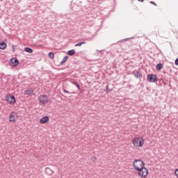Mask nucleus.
Instances as JSON below:
<instances>
[{
	"mask_svg": "<svg viewBox=\"0 0 178 178\" xmlns=\"http://www.w3.org/2000/svg\"><path fill=\"white\" fill-rule=\"evenodd\" d=\"M24 95H34V90H24Z\"/></svg>",
	"mask_w": 178,
	"mask_h": 178,
	"instance_id": "obj_9",
	"label": "nucleus"
},
{
	"mask_svg": "<svg viewBox=\"0 0 178 178\" xmlns=\"http://www.w3.org/2000/svg\"><path fill=\"white\" fill-rule=\"evenodd\" d=\"M63 92H64V93H67V94H69V91H68L67 90H63Z\"/></svg>",
	"mask_w": 178,
	"mask_h": 178,
	"instance_id": "obj_23",
	"label": "nucleus"
},
{
	"mask_svg": "<svg viewBox=\"0 0 178 178\" xmlns=\"http://www.w3.org/2000/svg\"><path fill=\"white\" fill-rule=\"evenodd\" d=\"M138 176L142 178H145L147 176H148V169H147L145 167H141L140 169L138 170Z\"/></svg>",
	"mask_w": 178,
	"mask_h": 178,
	"instance_id": "obj_3",
	"label": "nucleus"
},
{
	"mask_svg": "<svg viewBox=\"0 0 178 178\" xmlns=\"http://www.w3.org/2000/svg\"><path fill=\"white\" fill-rule=\"evenodd\" d=\"M84 44H86V42H80L79 43L75 44V47H81Z\"/></svg>",
	"mask_w": 178,
	"mask_h": 178,
	"instance_id": "obj_17",
	"label": "nucleus"
},
{
	"mask_svg": "<svg viewBox=\"0 0 178 178\" xmlns=\"http://www.w3.org/2000/svg\"><path fill=\"white\" fill-rule=\"evenodd\" d=\"M6 101L8 102L10 105H13V104L16 103V98L12 94H9L6 97Z\"/></svg>",
	"mask_w": 178,
	"mask_h": 178,
	"instance_id": "obj_4",
	"label": "nucleus"
},
{
	"mask_svg": "<svg viewBox=\"0 0 178 178\" xmlns=\"http://www.w3.org/2000/svg\"><path fill=\"white\" fill-rule=\"evenodd\" d=\"M10 65L12 67H16V66L19 65V60L16 58H13L10 60Z\"/></svg>",
	"mask_w": 178,
	"mask_h": 178,
	"instance_id": "obj_6",
	"label": "nucleus"
},
{
	"mask_svg": "<svg viewBox=\"0 0 178 178\" xmlns=\"http://www.w3.org/2000/svg\"><path fill=\"white\" fill-rule=\"evenodd\" d=\"M134 74L136 77H141V73H140L138 71H134Z\"/></svg>",
	"mask_w": 178,
	"mask_h": 178,
	"instance_id": "obj_15",
	"label": "nucleus"
},
{
	"mask_svg": "<svg viewBox=\"0 0 178 178\" xmlns=\"http://www.w3.org/2000/svg\"><path fill=\"white\" fill-rule=\"evenodd\" d=\"M175 63L177 66H178V58L175 60Z\"/></svg>",
	"mask_w": 178,
	"mask_h": 178,
	"instance_id": "obj_21",
	"label": "nucleus"
},
{
	"mask_svg": "<svg viewBox=\"0 0 178 178\" xmlns=\"http://www.w3.org/2000/svg\"><path fill=\"white\" fill-rule=\"evenodd\" d=\"M138 1H140V2H143L144 0H138Z\"/></svg>",
	"mask_w": 178,
	"mask_h": 178,
	"instance_id": "obj_28",
	"label": "nucleus"
},
{
	"mask_svg": "<svg viewBox=\"0 0 178 178\" xmlns=\"http://www.w3.org/2000/svg\"><path fill=\"white\" fill-rule=\"evenodd\" d=\"M144 165L145 164L144 163V161H143L141 159L135 160L133 163V166L135 170H140L141 168H144Z\"/></svg>",
	"mask_w": 178,
	"mask_h": 178,
	"instance_id": "obj_1",
	"label": "nucleus"
},
{
	"mask_svg": "<svg viewBox=\"0 0 178 178\" xmlns=\"http://www.w3.org/2000/svg\"><path fill=\"white\" fill-rule=\"evenodd\" d=\"M75 54H76V51L73 49L67 51V55H69L70 56H73V55H74Z\"/></svg>",
	"mask_w": 178,
	"mask_h": 178,
	"instance_id": "obj_12",
	"label": "nucleus"
},
{
	"mask_svg": "<svg viewBox=\"0 0 178 178\" xmlns=\"http://www.w3.org/2000/svg\"><path fill=\"white\" fill-rule=\"evenodd\" d=\"M134 147H143L144 145V138H135L133 140Z\"/></svg>",
	"mask_w": 178,
	"mask_h": 178,
	"instance_id": "obj_2",
	"label": "nucleus"
},
{
	"mask_svg": "<svg viewBox=\"0 0 178 178\" xmlns=\"http://www.w3.org/2000/svg\"><path fill=\"white\" fill-rule=\"evenodd\" d=\"M46 172H51V169H49V168H46Z\"/></svg>",
	"mask_w": 178,
	"mask_h": 178,
	"instance_id": "obj_24",
	"label": "nucleus"
},
{
	"mask_svg": "<svg viewBox=\"0 0 178 178\" xmlns=\"http://www.w3.org/2000/svg\"><path fill=\"white\" fill-rule=\"evenodd\" d=\"M75 84H76L77 88L80 89V86H79V84H77V83H75Z\"/></svg>",
	"mask_w": 178,
	"mask_h": 178,
	"instance_id": "obj_25",
	"label": "nucleus"
},
{
	"mask_svg": "<svg viewBox=\"0 0 178 178\" xmlns=\"http://www.w3.org/2000/svg\"><path fill=\"white\" fill-rule=\"evenodd\" d=\"M12 49H13V52H15V51H16V46L13 45L12 46Z\"/></svg>",
	"mask_w": 178,
	"mask_h": 178,
	"instance_id": "obj_19",
	"label": "nucleus"
},
{
	"mask_svg": "<svg viewBox=\"0 0 178 178\" xmlns=\"http://www.w3.org/2000/svg\"><path fill=\"white\" fill-rule=\"evenodd\" d=\"M157 70H161V69H162V64L159 63L156 65V67Z\"/></svg>",
	"mask_w": 178,
	"mask_h": 178,
	"instance_id": "obj_18",
	"label": "nucleus"
},
{
	"mask_svg": "<svg viewBox=\"0 0 178 178\" xmlns=\"http://www.w3.org/2000/svg\"><path fill=\"white\" fill-rule=\"evenodd\" d=\"M10 122H16L15 120V113L12 112V113L10 114L9 116Z\"/></svg>",
	"mask_w": 178,
	"mask_h": 178,
	"instance_id": "obj_10",
	"label": "nucleus"
},
{
	"mask_svg": "<svg viewBox=\"0 0 178 178\" xmlns=\"http://www.w3.org/2000/svg\"><path fill=\"white\" fill-rule=\"evenodd\" d=\"M106 92H109V90H106Z\"/></svg>",
	"mask_w": 178,
	"mask_h": 178,
	"instance_id": "obj_29",
	"label": "nucleus"
},
{
	"mask_svg": "<svg viewBox=\"0 0 178 178\" xmlns=\"http://www.w3.org/2000/svg\"><path fill=\"white\" fill-rule=\"evenodd\" d=\"M48 56H49V58H51V59H54V58H55V55L54 54L53 52H49L48 54Z\"/></svg>",
	"mask_w": 178,
	"mask_h": 178,
	"instance_id": "obj_16",
	"label": "nucleus"
},
{
	"mask_svg": "<svg viewBox=\"0 0 178 178\" xmlns=\"http://www.w3.org/2000/svg\"><path fill=\"white\" fill-rule=\"evenodd\" d=\"M39 101L40 104H43V105H45L48 104V97H47L46 95H42L39 97Z\"/></svg>",
	"mask_w": 178,
	"mask_h": 178,
	"instance_id": "obj_7",
	"label": "nucleus"
},
{
	"mask_svg": "<svg viewBox=\"0 0 178 178\" xmlns=\"http://www.w3.org/2000/svg\"><path fill=\"white\" fill-rule=\"evenodd\" d=\"M48 122H49V117H48V116H44L40 120V123L41 124L48 123Z\"/></svg>",
	"mask_w": 178,
	"mask_h": 178,
	"instance_id": "obj_8",
	"label": "nucleus"
},
{
	"mask_svg": "<svg viewBox=\"0 0 178 178\" xmlns=\"http://www.w3.org/2000/svg\"><path fill=\"white\" fill-rule=\"evenodd\" d=\"M92 159V161H95V159H97V158L93 157V159Z\"/></svg>",
	"mask_w": 178,
	"mask_h": 178,
	"instance_id": "obj_27",
	"label": "nucleus"
},
{
	"mask_svg": "<svg viewBox=\"0 0 178 178\" xmlns=\"http://www.w3.org/2000/svg\"><path fill=\"white\" fill-rule=\"evenodd\" d=\"M175 175H177V177H178V169H176L175 170Z\"/></svg>",
	"mask_w": 178,
	"mask_h": 178,
	"instance_id": "obj_20",
	"label": "nucleus"
},
{
	"mask_svg": "<svg viewBox=\"0 0 178 178\" xmlns=\"http://www.w3.org/2000/svg\"><path fill=\"white\" fill-rule=\"evenodd\" d=\"M147 81H149V83H155L156 81V75L155 74H148L147 76Z\"/></svg>",
	"mask_w": 178,
	"mask_h": 178,
	"instance_id": "obj_5",
	"label": "nucleus"
},
{
	"mask_svg": "<svg viewBox=\"0 0 178 178\" xmlns=\"http://www.w3.org/2000/svg\"><path fill=\"white\" fill-rule=\"evenodd\" d=\"M67 59H69V57L67 56H65L61 61L60 65H65V63L66 62V60H67Z\"/></svg>",
	"mask_w": 178,
	"mask_h": 178,
	"instance_id": "obj_14",
	"label": "nucleus"
},
{
	"mask_svg": "<svg viewBox=\"0 0 178 178\" xmlns=\"http://www.w3.org/2000/svg\"><path fill=\"white\" fill-rule=\"evenodd\" d=\"M25 52H28V54H33V50L30 47L24 48Z\"/></svg>",
	"mask_w": 178,
	"mask_h": 178,
	"instance_id": "obj_13",
	"label": "nucleus"
},
{
	"mask_svg": "<svg viewBox=\"0 0 178 178\" xmlns=\"http://www.w3.org/2000/svg\"><path fill=\"white\" fill-rule=\"evenodd\" d=\"M7 47V44L6 42H1L0 43V49H5Z\"/></svg>",
	"mask_w": 178,
	"mask_h": 178,
	"instance_id": "obj_11",
	"label": "nucleus"
},
{
	"mask_svg": "<svg viewBox=\"0 0 178 178\" xmlns=\"http://www.w3.org/2000/svg\"><path fill=\"white\" fill-rule=\"evenodd\" d=\"M128 40H130V38L124 39V40H122V41H127Z\"/></svg>",
	"mask_w": 178,
	"mask_h": 178,
	"instance_id": "obj_26",
	"label": "nucleus"
},
{
	"mask_svg": "<svg viewBox=\"0 0 178 178\" xmlns=\"http://www.w3.org/2000/svg\"><path fill=\"white\" fill-rule=\"evenodd\" d=\"M150 3H152V5H154L155 6H156V3H155V2H154V1H150Z\"/></svg>",
	"mask_w": 178,
	"mask_h": 178,
	"instance_id": "obj_22",
	"label": "nucleus"
}]
</instances>
